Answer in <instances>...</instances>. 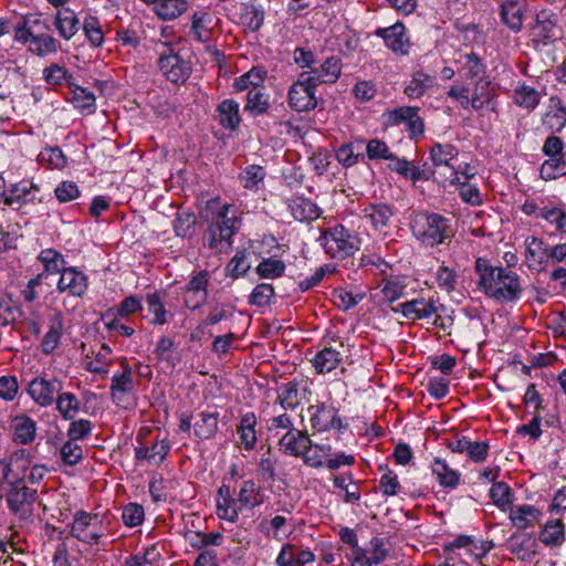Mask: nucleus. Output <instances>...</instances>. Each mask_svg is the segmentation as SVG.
Instances as JSON below:
<instances>
[{
	"instance_id": "nucleus-1",
	"label": "nucleus",
	"mask_w": 566,
	"mask_h": 566,
	"mask_svg": "<svg viewBox=\"0 0 566 566\" xmlns=\"http://www.w3.org/2000/svg\"><path fill=\"white\" fill-rule=\"evenodd\" d=\"M201 217L209 222V247L222 251L224 245H230V240L239 230L240 222L232 206L220 207L217 200H210L202 209Z\"/></svg>"
},
{
	"instance_id": "nucleus-2",
	"label": "nucleus",
	"mask_w": 566,
	"mask_h": 566,
	"mask_svg": "<svg viewBox=\"0 0 566 566\" xmlns=\"http://www.w3.org/2000/svg\"><path fill=\"white\" fill-rule=\"evenodd\" d=\"M71 535L97 551H106L109 522L101 514L77 511L71 524Z\"/></svg>"
},
{
	"instance_id": "nucleus-3",
	"label": "nucleus",
	"mask_w": 566,
	"mask_h": 566,
	"mask_svg": "<svg viewBox=\"0 0 566 566\" xmlns=\"http://www.w3.org/2000/svg\"><path fill=\"white\" fill-rule=\"evenodd\" d=\"M412 234L429 247L442 244L453 235L450 222L438 213L417 212L410 221Z\"/></svg>"
},
{
	"instance_id": "nucleus-4",
	"label": "nucleus",
	"mask_w": 566,
	"mask_h": 566,
	"mask_svg": "<svg viewBox=\"0 0 566 566\" xmlns=\"http://www.w3.org/2000/svg\"><path fill=\"white\" fill-rule=\"evenodd\" d=\"M318 240L327 254L340 260L353 255L360 245L359 238L340 224L323 231Z\"/></svg>"
},
{
	"instance_id": "nucleus-5",
	"label": "nucleus",
	"mask_w": 566,
	"mask_h": 566,
	"mask_svg": "<svg viewBox=\"0 0 566 566\" xmlns=\"http://www.w3.org/2000/svg\"><path fill=\"white\" fill-rule=\"evenodd\" d=\"M483 291L491 297L499 301H514L520 297L522 287L518 275L507 269L496 266L492 276L484 279Z\"/></svg>"
},
{
	"instance_id": "nucleus-6",
	"label": "nucleus",
	"mask_w": 566,
	"mask_h": 566,
	"mask_svg": "<svg viewBox=\"0 0 566 566\" xmlns=\"http://www.w3.org/2000/svg\"><path fill=\"white\" fill-rule=\"evenodd\" d=\"M458 149L451 144H434L430 149V158L433 165V176L443 185H453L457 179L455 164Z\"/></svg>"
},
{
	"instance_id": "nucleus-7",
	"label": "nucleus",
	"mask_w": 566,
	"mask_h": 566,
	"mask_svg": "<svg viewBox=\"0 0 566 566\" xmlns=\"http://www.w3.org/2000/svg\"><path fill=\"white\" fill-rule=\"evenodd\" d=\"M316 85L312 83L310 73L302 72L297 81L289 90V105L296 112H307L317 105L315 97Z\"/></svg>"
},
{
	"instance_id": "nucleus-8",
	"label": "nucleus",
	"mask_w": 566,
	"mask_h": 566,
	"mask_svg": "<svg viewBox=\"0 0 566 566\" xmlns=\"http://www.w3.org/2000/svg\"><path fill=\"white\" fill-rule=\"evenodd\" d=\"M7 503L10 511L21 521H29L33 516L34 504L38 499L35 489L24 484L13 485L7 493Z\"/></svg>"
},
{
	"instance_id": "nucleus-9",
	"label": "nucleus",
	"mask_w": 566,
	"mask_h": 566,
	"mask_svg": "<svg viewBox=\"0 0 566 566\" xmlns=\"http://www.w3.org/2000/svg\"><path fill=\"white\" fill-rule=\"evenodd\" d=\"M31 465L29 455L24 450H18L8 459L0 461V484L7 483L10 486L22 485L27 472Z\"/></svg>"
},
{
	"instance_id": "nucleus-10",
	"label": "nucleus",
	"mask_w": 566,
	"mask_h": 566,
	"mask_svg": "<svg viewBox=\"0 0 566 566\" xmlns=\"http://www.w3.org/2000/svg\"><path fill=\"white\" fill-rule=\"evenodd\" d=\"M158 66L166 78L176 84L184 83L191 72L189 63L171 49H166V51L160 54Z\"/></svg>"
},
{
	"instance_id": "nucleus-11",
	"label": "nucleus",
	"mask_w": 566,
	"mask_h": 566,
	"mask_svg": "<svg viewBox=\"0 0 566 566\" xmlns=\"http://www.w3.org/2000/svg\"><path fill=\"white\" fill-rule=\"evenodd\" d=\"M247 511L238 502V495L229 485L222 484L216 496V514L220 520L237 523L241 513Z\"/></svg>"
},
{
	"instance_id": "nucleus-12",
	"label": "nucleus",
	"mask_w": 566,
	"mask_h": 566,
	"mask_svg": "<svg viewBox=\"0 0 566 566\" xmlns=\"http://www.w3.org/2000/svg\"><path fill=\"white\" fill-rule=\"evenodd\" d=\"M62 390V381L57 378L36 377L28 385V394L41 407L51 406Z\"/></svg>"
},
{
	"instance_id": "nucleus-13",
	"label": "nucleus",
	"mask_w": 566,
	"mask_h": 566,
	"mask_svg": "<svg viewBox=\"0 0 566 566\" xmlns=\"http://www.w3.org/2000/svg\"><path fill=\"white\" fill-rule=\"evenodd\" d=\"M418 107L403 106L395 108L387 114V122L389 125L406 124L411 138L417 139L422 136L424 124L422 118L418 115Z\"/></svg>"
},
{
	"instance_id": "nucleus-14",
	"label": "nucleus",
	"mask_w": 566,
	"mask_h": 566,
	"mask_svg": "<svg viewBox=\"0 0 566 566\" xmlns=\"http://www.w3.org/2000/svg\"><path fill=\"white\" fill-rule=\"evenodd\" d=\"M123 371L117 373L112 377L111 384V396L112 399L122 407H128V396L133 392L135 388V379L133 376L132 368L122 363Z\"/></svg>"
},
{
	"instance_id": "nucleus-15",
	"label": "nucleus",
	"mask_w": 566,
	"mask_h": 566,
	"mask_svg": "<svg viewBox=\"0 0 566 566\" xmlns=\"http://www.w3.org/2000/svg\"><path fill=\"white\" fill-rule=\"evenodd\" d=\"M86 275L75 268H66L62 271L57 282L60 293H67L75 297H82L87 290Z\"/></svg>"
},
{
	"instance_id": "nucleus-16",
	"label": "nucleus",
	"mask_w": 566,
	"mask_h": 566,
	"mask_svg": "<svg viewBox=\"0 0 566 566\" xmlns=\"http://www.w3.org/2000/svg\"><path fill=\"white\" fill-rule=\"evenodd\" d=\"M308 415L312 427L317 431H327L329 429L340 428L342 420L336 410L325 403L308 407Z\"/></svg>"
},
{
	"instance_id": "nucleus-17",
	"label": "nucleus",
	"mask_w": 566,
	"mask_h": 566,
	"mask_svg": "<svg viewBox=\"0 0 566 566\" xmlns=\"http://www.w3.org/2000/svg\"><path fill=\"white\" fill-rule=\"evenodd\" d=\"M396 312H400L405 317L411 319H423L437 313V306L433 298L426 300L415 298L399 304L398 307L394 308Z\"/></svg>"
},
{
	"instance_id": "nucleus-18",
	"label": "nucleus",
	"mask_w": 566,
	"mask_h": 566,
	"mask_svg": "<svg viewBox=\"0 0 566 566\" xmlns=\"http://www.w3.org/2000/svg\"><path fill=\"white\" fill-rule=\"evenodd\" d=\"M112 349L107 344H102L97 349H91L85 354L84 367L93 374L108 373L112 364Z\"/></svg>"
},
{
	"instance_id": "nucleus-19",
	"label": "nucleus",
	"mask_w": 566,
	"mask_h": 566,
	"mask_svg": "<svg viewBox=\"0 0 566 566\" xmlns=\"http://www.w3.org/2000/svg\"><path fill=\"white\" fill-rule=\"evenodd\" d=\"M377 34L382 36L386 45L395 53L407 54L410 43L406 35L405 27L401 23H396L386 29H379Z\"/></svg>"
},
{
	"instance_id": "nucleus-20",
	"label": "nucleus",
	"mask_w": 566,
	"mask_h": 566,
	"mask_svg": "<svg viewBox=\"0 0 566 566\" xmlns=\"http://www.w3.org/2000/svg\"><path fill=\"white\" fill-rule=\"evenodd\" d=\"M310 437L305 430H290L279 441L284 453L301 458L308 448Z\"/></svg>"
},
{
	"instance_id": "nucleus-21",
	"label": "nucleus",
	"mask_w": 566,
	"mask_h": 566,
	"mask_svg": "<svg viewBox=\"0 0 566 566\" xmlns=\"http://www.w3.org/2000/svg\"><path fill=\"white\" fill-rule=\"evenodd\" d=\"M525 261L528 269L541 271L547 261L548 249L544 241L536 237H528L525 239Z\"/></svg>"
},
{
	"instance_id": "nucleus-22",
	"label": "nucleus",
	"mask_w": 566,
	"mask_h": 566,
	"mask_svg": "<svg viewBox=\"0 0 566 566\" xmlns=\"http://www.w3.org/2000/svg\"><path fill=\"white\" fill-rule=\"evenodd\" d=\"M170 444L166 439L157 440L149 447H136L135 458L138 461H146L149 465H159L166 459Z\"/></svg>"
},
{
	"instance_id": "nucleus-23",
	"label": "nucleus",
	"mask_w": 566,
	"mask_h": 566,
	"mask_svg": "<svg viewBox=\"0 0 566 566\" xmlns=\"http://www.w3.org/2000/svg\"><path fill=\"white\" fill-rule=\"evenodd\" d=\"M532 31L534 38L541 41L543 44H547L551 41H556L562 35L560 29L556 23V19H553L544 12L537 15Z\"/></svg>"
},
{
	"instance_id": "nucleus-24",
	"label": "nucleus",
	"mask_w": 566,
	"mask_h": 566,
	"mask_svg": "<svg viewBox=\"0 0 566 566\" xmlns=\"http://www.w3.org/2000/svg\"><path fill=\"white\" fill-rule=\"evenodd\" d=\"M193 419V436L199 440H208L218 431V412L201 411Z\"/></svg>"
},
{
	"instance_id": "nucleus-25",
	"label": "nucleus",
	"mask_w": 566,
	"mask_h": 566,
	"mask_svg": "<svg viewBox=\"0 0 566 566\" xmlns=\"http://www.w3.org/2000/svg\"><path fill=\"white\" fill-rule=\"evenodd\" d=\"M208 284V273L199 272L187 284V294L185 298L186 306L196 310L206 301Z\"/></svg>"
},
{
	"instance_id": "nucleus-26",
	"label": "nucleus",
	"mask_w": 566,
	"mask_h": 566,
	"mask_svg": "<svg viewBox=\"0 0 566 566\" xmlns=\"http://www.w3.org/2000/svg\"><path fill=\"white\" fill-rule=\"evenodd\" d=\"M235 495H238L239 504L247 511H252L264 502L262 489L253 480L243 481Z\"/></svg>"
},
{
	"instance_id": "nucleus-27",
	"label": "nucleus",
	"mask_w": 566,
	"mask_h": 566,
	"mask_svg": "<svg viewBox=\"0 0 566 566\" xmlns=\"http://www.w3.org/2000/svg\"><path fill=\"white\" fill-rule=\"evenodd\" d=\"M340 60L328 57L318 69H312L310 77L316 86L323 83H335L340 75Z\"/></svg>"
},
{
	"instance_id": "nucleus-28",
	"label": "nucleus",
	"mask_w": 566,
	"mask_h": 566,
	"mask_svg": "<svg viewBox=\"0 0 566 566\" xmlns=\"http://www.w3.org/2000/svg\"><path fill=\"white\" fill-rule=\"evenodd\" d=\"M213 21L211 14L198 11L192 14L189 35L199 42H209L212 38Z\"/></svg>"
},
{
	"instance_id": "nucleus-29",
	"label": "nucleus",
	"mask_w": 566,
	"mask_h": 566,
	"mask_svg": "<svg viewBox=\"0 0 566 566\" xmlns=\"http://www.w3.org/2000/svg\"><path fill=\"white\" fill-rule=\"evenodd\" d=\"M13 440L21 444L31 443L36 433V423L28 416H17L12 420Z\"/></svg>"
},
{
	"instance_id": "nucleus-30",
	"label": "nucleus",
	"mask_w": 566,
	"mask_h": 566,
	"mask_svg": "<svg viewBox=\"0 0 566 566\" xmlns=\"http://www.w3.org/2000/svg\"><path fill=\"white\" fill-rule=\"evenodd\" d=\"M458 63V73L467 80L484 77L485 66L475 53L461 55Z\"/></svg>"
},
{
	"instance_id": "nucleus-31",
	"label": "nucleus",
	"mask_w": 566,
	"mask_h": 566,
	"mask_svg": "<svg viewBox=\"0 0 566 566\" xmlns=\"http://www.w3.org/2000/svg\"><path fill=\"white\" fill-rule=\"evenodd\" d=\"M524 10V0H509L504 2L501 11L503 22L513 31H518L522 28Z\"/></svg>"
},
{
	"instance_id": "nucleus-32",
	"label": "nucleus",
	"mask_w": 566,
	"mask_h": 566,
	"mask_svg": "<svg viewBox=\"0 0 566 566\" xmlns=\"http://www.w3.org/2000/svg\"><path fill=\"white\" fill-rule=\"evenodd\" d=\"M342 361V354L332 347H325L313 358V367L318 374H327L336 369Z\"/></svg>"
},
{
	"instance_id": "nucleus-33",
	"label": "nucleus",
	"mask_w": 566,
	"mask_h": 566,
	"mask_svg": "<svg viewBox=\"0 0 566 566\" xmlns=\"http://www.w3.org/2000/svg\"><path fill=\"white\" fill-rule=\"evenodd\" d=\"M543 124L552 132H559L565 127L566 108L559 99L551 98V104L543 117Z\"/></svg>"
},
{
	"instance_id": "nucleus-34",
	"label": "nucleus",
	"mask_w": 566,
	"mask_h": 566,
	"mask_svg": "<svg viewBox=\"0 0 566 566\" xmlns=\"http://www.w3.org/2000/svg\"><path fill=\"white\" fill-rule=\"evenodd\" d=\"M270 107L269 96L263 87H252L247 94L244 111L253 117L263 115Z\"/></svg>"
},
{
	"instance_id": "nucleus-35",
	"label": "nucleus",
	"mask_w": 566,
	"mask_h": 566,
	"mask_svg": "<svg viewBox=\"0 0 566 566\" xmlns=\"http://www.w3.org/2000/svg\"><path fill=\"white\" fill-rule=\"evenodd\" d=\"M432 472L439 480V483L449 489H454L460 483V473L453 470L449 464L439 458L434 459L432 463Z\"/></svg>"
},
{
	"instance_id": "nucleus-36",
	"label": "nucleus",
	"mask_w": 566,
	"mask_h": 566,
	"mask_svg": "<svg viewBox=\"0 0 566 566\" xmlns=\"http://www.w3.org/2000/svg\"><path fill=\"white\" fill-rule=\"evenodd\" d=\"M56 410L64 420H74L80 412L81 402L72 392L60 391L55 399Z\"/></svg>"
},
{
	"instance_id": "nucleus-37",
	"label": "nucleus",
	"mask_w": 566,
	"mask_h": 566,
	"mask_svg": "<svg viewBox=\"0 0 566 566\" xmlns=\"http://www.w3.org/2000/svg\"><path fill=\"white\" fill-rule=\"evenodd\" d=\"M217 111L224 128L234 129L240 124L239 104L234 99L222 101Z\"/></svg>"
},
{
	"instance_id": "nucleus-38",
	"label": "nucleus",
	"mask_w": 566,
	"mask_h": 566,
	"mask_svg": "<svg viewBox=\"0 0 566 566\" xmlns=\"http://www.w3.org/2000/svg\"><path fill=\"white\" fill-rule=\"evenodd\" d=\"M434 83V76L429 75L422 71H418L413 74L411 81L405 88V94L409 98H420L428 88Z\"/></svg>"
},
{
	"instance_id": "nucleus-39",
	"label": "nucleus",
	"mask_w": 566,
	"mask_h": 566,
	"mask_svg": "<svg viewBox=\"0 0 566 566\" xmlns=\"http://www.w3.org/2000/svg\"><path fill=\"white\" fill-rule=\"evenodd\" d=\"M277 402L285 410H293L301 403L298 385L294 381L283 384L277 390Z\"/></svg>"
},
{
	"instance_id": "nucleus-40",
	"label": "nucleus",
	"mask_w": 566,
	"mask_h": 566,
	"mask_svg": "<svg viewBox=\"0 0 566 566\" xmlns=\"http://www.w3.org/2000/svg\"><path fill=\"white\" fill-rule=\"evenodd\" d=\"M331 446L313 443L308 441V448L301 455L303 462L312 468H321L324 464V460L331 454Z\"/></svg>"
},
{
	"instance_id": "nucleus-41",
	"label": "nucleus",
	"mask_w": 566,
	"mask_h": 566,
	"mask_svg": "<svg viewBox=\"0 0 566 566\" xmlns=\"http://www.w3.org/2000/svg\"><path fill=\"white\" fill-rule=\"evenodd\" d=\"M188 8L186 0H157L155 10L163 20H172L182 14Z\"/></svg>"
},
{
	"instance_id": "nucleus-42",
	"label": "nucleus",
	"mask_w": 566,
	"mask_h": 566,
	"mask_svg": "<svg viewBox=\"0 0 566 566\" xmlns=\"http://www.w3.org/2000/svg\"><path fill=\"white\" fill-rule=\"evenodd\" d=\"M63 331V319L61 314H56L51 321L50 328L44 335L41 347L44 354H51L59 345Z\"/></svg>"
},
{
	"instance_id": "nucleus-43",
	"label": "nucleus",
	"mask_w": 566,
	"mask_h": 566,
	"mask_svg": "<svg viewBox=\"0 0 566 566\" xmlns=\"http://www.w3.org/2000/svg\"><path fill=\"white\" fill-rule=\"evenodd\" d=\"M539 515L538 510H536L532 505H522L517 506L515 510H512L510 513V518L514 526H516L520 530L527 528L528 526H532L534 522L537 521Z\"/></svg>"
},
{
	"instance_id": "nucleus-44",
	"label": "nucleus",
	"mask_w": 566,
	"mask_h": 566,
	"mask_svg": "<svg viewBox=\"0 0 566 566\" xmlns=\"http://www.w3.org/2000/svg\"><path fill=\"white\" fill-rule=\"evenodd\" d=\"M35 189V186L29 181H22L20 184L14 185L8 197H6L4 202L9 206L17 205L18 207L32 201L34 196L32 190Z\"/></svg>"
},
{
	"instance_id": "nucleus-45",
	"label": "nucleus",
	"mask_w": 566,
	"mask_h": 566,
	"mask_svg": "<svg viewBox=\"0 0 566 566\" xmlns=\"http://www.w3.org/2000/svg\"><path fill=\"white\" fill-rule=\"evenodd\" d=\"M29 50L39 56H43L56 52L57 45L52 35L35 31L33 38H31Z\"/></svg>"
},
{
	"instance_id": "nucleus-46",
	"label": "nucleus",
	"mask_w": 566,
	"mask_h": 566,
	"mask_svg": "<svg viewBox=\"0 0 566 566\" xmlns=\"http://www.w3.org/2000/svg\"><path fill=\"white\" fill-rule=\"evenodd\" d=\"M266 72L259 67H253L249 72L235 78L233 87L238 92L250 91L252 87H263Z\"/></svg>"
},
{
	"instance_id": "nucleus-47",
	"label": "nucleus",
	"mask_w": 566,
	"mask_h": 566,
	"mask_svg": "<svg viewBox=\"0 0 566 566\" xmlns=\"http://www.w3.org/2000/svg\"><path fill=\"white\" fill-rule=\"evenodd\" d=\"M365 218L368 219L375 229H381L387 226L390 218L392 217V210L389 206L380 203V205H370L365 208Z\"/></svg>"
},
{
	"instance_id": "nucleus-48",
	"label": "nucleus",
	"mask_w": 566,
	"mask_h": 566,
	"mask_svg": "<svg viewBox=\"0 0 566 566\" xmlns=\"http://www.w3.org/2000/svg\"><path fill=\"white\" fill-rule=\"evenodd\" d=\"M490 85V81H488L485 77H480L476 80L471 96V107L474 111L482 109L484 105L489 104L492 99L493 94Z\"/></svg>"
},
{
	"instance_id": "nucleus-49",
	"label": "nucleus",
	"mask_w": 566,
	"mask_h": 566,
	"mask_svg": "<svg viewBox=\"0 0 566 566\" xmlns=\"http://www.w3.org/2000/svg\"><path fill=\"white\" fill-rule=\"evenodd\" d=\"M255 423L256 421L254 415H245L244 417H242L240 426L238 427L240 443L244 447L245 450H251L255 446Z\"/></svg>"
},
{
	"instance_id": "nucleus-50",
	"label": "nucleus",
	"mask_w": 566,
	"mask_h": 566,
	"mask_svg": "<svg viewBox=\"0 0 566 566\" xmlns=\"http://www.w3.org/2000/svg\"><path fill=\"white\" fill-rule=\"evenodd\" d=\"M290 208L294 219L298 221H310L319 217L318 207L306 199L294 200Z\"/></svg>"
},
{
	"instance_id": "nucleus-51",
	"label": "nucleus",
	"mask_w": 566,
	"mask_h": 566,
	"mask_svg": "<svg viewBox=\"0 0 566 566\" xmlns=\"http://www.w3.org/2000/svg\"><path fill=\"white\" fill-rule=\"evenodd\" d=\"M55 27L64 39H71L78 30V20L72 11L59 12Z\"/></svg>"
},
{
	"instance_id": "nucleus-52",
	"label": "nucleus",
	"mask_w": 566,
	"mask_h": 566,
	"mask_svg": "<svg viewBox=\"0 0 566 566\" xmlns=\"http://www.w3.org/2000/svg\"><path fill=\"white\" fill-rule=\"evenodd\" d=\"M541 541L549 546L559 545L564 541V524L560 520L549 521L539 535Z\"/></svg>"
},
{
	"instance_id": "nucleus-53",
	"label": "nucleus",
	"mask_w": 566,
	"mask_h": 566,
	"mask_svg": "<svg viewBox=\"0 0 566 566\" xmlns=\"http://www.w3.org/2000/svg\"><path fill=\"white\" fill-rule=\"evenodd\" d=\"M566 174L565 157H549L541 167V177L545 180H553Z\"/></svg>"
},
{
	"instance_id": "nucleus-54",
	"label": "nucleus",
	"mask_w": 566,
	"mask_h": 566,
	"mask_svg": "<svg viewBox=\"0 0 566 566\" xmlns=\"http://www.w3.org/2000/svg\"><path fill=\"white\" fill-rule=\"evenodd\" d=\"M39 161L49 169H62L66 165V157L60 148L50 147L39 154Z\"/></svg>"
},
{
	"instance_id": "nucleus-55",
	"label": "nucleus",
	"mask_w": 566,
	"mask_h": 566,
	"mask_svg": "<svg viewBox=\"0 0 566 566\" xmlns=\"http://www.w3.org/2000/svg\"><path fill=\"white\" fill-rule=\"evenodd\" d=\"M539 217L555 226L557 231L566 233V212L560 207L545 206L539 210Z\"/></svg>"
},
{
	"instance_id": "nucleus-56",
	"label": "nucleus",
	"mask_w": 566,
	"mask_h": 566,
	"mask_svg": "<svg viewBox=\"0 0 566 566\" xmlns=\"http://www.w3.org/2000/svg\"><path fill=\"white\" fill-rule=\"evenodd\" d=\"M39 259L44 264V272L61 274L62 271L66 269L63 256L53 249L43 250Z\"/></svg>"
},
{
	"instance_id": "nucleus-57",
	"label": "nucleus",
	"mask_w": 566,
	"mask_h": 566,
	"mask_svg": "<svg viewBox=\"0 0 566 566\" xmlns=\"http://www.w3.org/2000/svg\"><path fill=\"white\" fill-rule=\"evenodd\" d=\"M514 101L518 106L533 109L539 103V93L531 86L521 85L514 92Z\"/></svg>"
},
{
	"instance_id": "nucleus-58",
	"label": "nucleus",
	"mask_w": 566,
	"mask_h": 566,
	"mask_svg": "<svg viewBox=\"0 0 566 566\" xmlns=\"http://www.w3.org/2000/svg\"><path fill=\"white\" fill-rule=\"evenodd\" d=\"M511 489L504 482H495L492 484L490 490V496L493 503L503 511L511 505Z\"/></svg>"
},
{
	"instance_id": "nucleus-59",
	"label": "nucleus",
	"mask_w": 566,
	"mask_h": 566,
	"mask_svg": "<svg viewBox=\"0 0 566 566\" xmlns=\"http://www.w3.org/2000/svg\"><path fill=\"white\" fill-rule=\"evenodd\" d=\"M42 29L49 28L40 19L24 20L22 24L15 28V39L23 43L29 42L30 44L35 31H41Z\"/></svg>"
},
{
	"instance_id": "nucleus-60",
	"label": "nucleus",
	"mask_w": 566,
	"mask_h": 566,
	"mask_svg": "<svg viewBox=\"0 0 566 566\" xmlns=\"http://www.w3.org/2000/svg\"><path fill=\"white\" fill-rule=\"evenodd\" d=\"M406 285L397 280H388L380 286V297L385 303H394L405 295Z\"/></svg>"
},
{
	"instance_id": "nucleus-61",
	"label": "nucleus",
	"mask_w": 566,
	"mask_h": 566,
	"mask_svg": "<svg viewBox=\"0 0 566 566\" xmlns=\"http://www.w3.org/2000/svg\"><path fill=\"white\" fill-rule=\"evenodd\" d=\"M285 264L279 259H265L256 266V273L263 279H274L283 274Z\"/></svg>"
},
{
	"instance_id": "nucleus-62",
	"label": "nucleus",
	"mask_w": 566,
	"mask_h": 566,
	"mask_svg": "<svg viewBox=\"0 0 566 566\" xmlns=\"http://www.w3.org/2000/svg\"><path fill=\"white\" fill-rule=\"evenodd\" d=\"M458 275L453 269L440 265L436 272V283L439 289L450 293L455 290Z\"/></svg>"
},
{
	"instance_id": "nucleus-63",
	"label": "nucleus",
	"mask_w": 566,
	"mask_h": 566,
	"mask_svg": "<svg viewBox=\"0 0 566 566\" xmlns=\"http://www.w3.org/2000/svg\"><path fill=\"white\" fill-rule=\"evenodd\" d=\"M360 155L359 146L353 143L344 144L336 150V159L344 167L356 165Z\"/></svg>"
},
{
	"instance_id": "nucleus-64",
	"label": "nucleus",
	"mask_w": 566,
	"mask_h": 566,
	"mask_svg": "<svg viewBox=\"0 0 566 566\" xmlns=\"http://www.w3.org/2000/svg\"><path fill=\"white\" fill-rule=\"evenodd\" d=\"M250 269V263L248 261L247 253L244 251H238L235 255L230 260L227 265V273L237 279L243 274H245Z\"/></svg>"
}]
</instances>
